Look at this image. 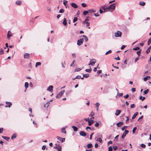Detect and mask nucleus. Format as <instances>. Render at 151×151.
<instances>
[{
  "label": "nucleus",
  "mask_w": 151,
  "mask_h": 151,
  "mask_svg": "<svg viewBox=\"0 0 151 151\" xmlns=\"http://www.w3.org/2000/svg\"><path fill=\"white\" fill-rule=\"evenodd\" d=\"M115 3L111 4L109 7L106 8V9H108V11L113 12L115 9Z\"/></svg>",
  "instance_id": "nucleus-1"
},
{
  "label": "nucleus",
  "mask_w": 151,
  "mask_h": 151,
  "mask_svg": "<svg viewBox=\"0 0 151 151\" xmlns=\"http://www.w3.org/2000/svg\"><path fill=\"white\" fill-rule=\"evenodd\" d=\"M122 32L119 31H117L114 33V36L116 37H121L122 36Z\"/></svg>",
  "instance_id": "nucleus-2"
},
{
  "label": "nucleus",
  "mask_w": 151,
  "mask_h": 151,
  "mask_svg": "<svg viewBox=\"0 0 151 151\" xmlns=\"http://www.w3.org/2000/svg\"><path fill=\"white\" fill-rule=\"evenodd\" d=\"M64 92V91L63 90L61 91L56 95V98H60L61 96L63 94Z\"/></svg>",
  "instance_id": "nucleus-3"
},
{
  "label": "nucleus",
  "mask_w": 151,
  "mask_h": 151,
  "mask_svg": "<svg viewBox=\"0 0 151 151\" xmlns=\"http://www.w3.org/2000/svg\"><path fill=\"white\" fill-rule=\"evenodd\" d=\"M84 41V40L83 38L80 39L78 40L77 41V44L78 46H80L81 45Z\"/></svg>",
  "instance_id": "nucleus-4"
},
{
  "label": "nucleus",
  "mask_w": 151,
  "mask_h": 151,
  "mask_svg": "<svg viewBox=\"0 0 151 151\" xmlns=\"http://www.w3.org/2000/svg\"><path fill=\"white\" fill-rule=\"evenodd\" d=\"M129 131L127 130H125L124 132L123 135L122 136V139H124L126 136V135L128 134L129 133Z\"/></svg>",
  "instance_id": "nucleus-5"
},
{
  "label": "nucleus",
  "mask_w": 151,
  "mask_h": 151,
  "mask_svg": "<svg viewBox=\"0 0 151 151\" xmlns=\"http://www.w3.org/2000/svg\"><path fill=\"white\" fill-rule=\"evenodd\" d=\"M96 60L95 59H91L89 65H94L96 63Z\"/></svg>",
  "instance_id": "nucleus-6"
},
{
  "label": "nucleus",
  "mask_w": 151,
  "mask_h": 151,
  "mask_svg": "<svg viewBox=\"0 0 151 151\" xmlns=\"http://www.w3.org/2000/svg\"><path fill=\"white\" fill-rule=\"evenodd\" d=\"M53 86H50L48 87V91L50 92L51 93H52L53 92Z\"/></svg>",
  "instance_id": "nucleus-7"
},
{
  "label": "nucleus",
  "mask_w": 151,
  "mask_h": 151,
  "mask_svg": "<svg viewBox=\"0 0 151 151\" xmlns=\"http://www.w3.org/2000/svg\"><path fill=\"white\" fill-rule=\"evenodd\" d=\"M6 105L5 106L6 107H10L12 105V103L11 102L6 101Z\"/></svg>",
  "instance_id": "nucleus-8"
},
{
  "label": "nucleus",
  "mask_w": 151,
  "mask_h": 151,
  "mask_svg": "<svg viewBox=\"0 0 151 151\" xmlns=\"http://www.w3.org/2000/svg\"><path fill=\"white\" fill-rule=\"evenodd\" d=\"M30 54L28 53H25L24 55V58L29 59L30 57Z\"/></svg>",
  "instance_id": "nucleus-9"
},
{
  "label": "nucleus",
  "mask_w": 151,
  "mask_h": 151,
  "mask_svg": "<svg viewBox=\"0 0 151 151\" xmlns=\"http://www.w3.org/2000/svg\"><path fill=\"white\" fill-rule=\"evenodd\" d=\"M57 138L61 142H63L65 141V138H62L58 136H57Z\"/></svg>",
  "instance_id": "nucleus-10"
},
{
  "label": "nucleus",
  "mask_w": 151,
  "mask_h": 151,
  "mask_svg": "<svg viewBox=\"0 0 151 151\" xmlns=\"http://www.w3.org/2000/svg\"><path fill=\"white\" fill-rule=\"evenodd\" d=\"M12 36L11 32L10 31H9L7 34V39L9 40V39L10 37Z\"/></svg>",
  "instance_id": "nucleus-11"
},
{
  "label": "nucleus",
  "mask_w": 151,
  "mask_h": 151,
  "mask_svg": "<svg viewBox=\"0 0 151 151\" xmlns=\"http://www.w3.org/2000/svg\"><path fill=\"white\" fill-rule=\"evenodd\" d=\"M79 134L80 135L83 137L85 136L86 135V134L85 132L83 131H81Z\"/></svg>",
  "instance_id": "nucleus-12"
},
{
  "label": "nucleus",
  "mask_w": 151,
  "mask_h": 151,
  "mask_svg": "<svg viewBox=\"0 0 151 151\" xmlns=\"http://www.w3.org/2000/svg\"><path fill=\"white\" fill-rule=\"evenodd\" d=\"M121 111L120 110L117 109L116 111V112L115 113V115L116 116H118L121 113Z\"/></svg>",
  "instance_id": "nucleus-13"
},
{
  "label": "nucleus",
  "mask_w": 151,
  "mask_h": 151,
  "mask_svg": "<svg viewBox=\"0 0 151 151\" xmlns=\"http://www.w3.org/2000/svg\"><path fill=\"white\" fill-rule=\"evenodd\" d=\"M71 5L75 9L78 7L77 5L74 3H72Z\"/></svg>",
  "instance_id": "nucleus-14"
},
{
  "label": "nucleus",
  "mask_w": 151,
  "mask_h": 151,
  "mask_svg": "<svg viewBox=\"0 0 151 151\" xmlns=\"http://www.w3.org/2000/svg\"><path fill=\"white\" fill-rule=\"evenodd\" d=\"M94 122V121L93 120H90L89 121H88V125L90 126H91Z\"/></svg>",
  "instance_id": "nucleus-15"
},
{
  "label": "nucleus",
  "mask_w": 151,
  "mask_h": 151,
  "mask_svg": "<svg viewBox=\"0 0 151 151\" xmlns=\"http://www.w3.org/2000/svg\"><path fill=\"white\" fill-rule=\"evenodd\" d=\"M123 124V122H120L117 123V126L118 127H120Z\"/></svg>",
  "instance_id": "nucleus-16"
},
{
  "label": "nucleus",
  "mask_w": 151,
  "mask_h": 151,
  "mask_svg": "<svg viewBox=\"0 0 151 151\" xmlns=\"http://www.w3.org/2000/svg\"><path fill=\"white\" fill-rule=\"evenodd\" d=\"M88 11V13L89 12L90 13H94L96 12V10L94 9H89Z\"/></svg>",
  "instance_id": "nucleus-17"
},
{
  "label": "nucleus",
  "mask_w": 151,
  "mask_h": 151,
  "mask_svg": "<svg viewBox=\"0 0 151 151\" xmlns=\"http://www.w3.org/2000/svg\"><path fill=\"white\" fill-rule=\"evenodd\" d=\"M96 104V110L97 111H98V109H99V106L100 105V104L99 103H98V102H97Z\"/></svg>",
  "instance_id": "nucleus-18"
},
{
  "label": "nucleus",
  "mask_w": 151,
  "mask_h": 151,
  "mask_svg": "<svg viewBox=\"0 0 151 151\" xmlns=\"http://www.w3.org/2000/svg\"><path fill=\"white\" fill-rule=\"evenodd\" d=\"M57 150L58 151H61L62 150V147L60 145H59L58 144V147H57Z\"/></svg>",
  "instance_id": "nucleus-19"
},
{
  "label": "nucleus",
  "mask_w": 151,
  "mask_h": 151,
  "mask_svg": "<svg viewBox=\"0 0 151 151\" xmlns=\"http://www.w3.org/2000/svg\"><path fill=\"white\" fill-rule=\"evenodd\" d=\"M17 137V134H13L11 137V139L13 140L15 138Z\"/></svg>",
  "instance_id": "nucleus-20"
},
{
  "label": "nucleus",
  "mask_w": 151,
  "mask_h": 151,
  "mask_svg": "<svg viewBox=\"0 0 151 151\" xmlns=\"http://www.w3.org/2000/svg\"><path fill=\"white\" fill-rule=\"evenodd\" d=\"M61 132L62 133H64L65 134L66 133V131H65V127H63L62 128Z\"/></svg>",
  "instance_id": "nucleus-21"
},
{
  "label": "nucleus",
  "mask_w": 151,
  "mask_h": 151,
  "mask_svg": "<svg viewBox=\"0 0 151 151\" xmlns=\"http://www.w3.org/2000/svg\"><path fill=\"white\" fill-rule=\"evenodd\" d=\"M72 127L74 131H76L78 130V128L76 127L75 126H72Z\"/></svg>",
  "instance_id": "nucleus-22"
},
{
  "label": "nucleus",
  "mask_w": 151,
  "mask_h": 151,
  "mask_svg": "<svg viewBox=\"0 0 151 151\" xmlns=\"http://www.w3.org/2000/svg\"><path fill=\"white\" fill-rule=\"evenodd\" d=\"M63 23L64 25H66L67 24V20L65 18H64Z\"/></svg>",
  "instance_id": "nucleus-23"
},
{
  "label": "nucleus",
  "mask_w": 151,
  "mask_h": 151,
  "mask_svg": "<svg viewBox=\"0 0 151 151\" xmlns=\"http://www.w3.org/2000/svg\"><path fill=\"white\" fill-rule=\"evenodd\" d=\"M2 137L4 139L7 140L8 141L9 139V137H5L4 136H2Z\"/></svg>",
  "instance_id": "nucleus-24"
},
{
  "label": "nucleus",
  "mask_w": 151,
  "mask_h": 151,
  "mask_svg": "<svg viewBox=\"0 0 151 151\" xmlns=\"http://www.w3.org/2000/svg\"><path fill=\"white\" fill-rule=\"evenodd\" d=\"M94 115V113L93 111H92L90 114H89V116L90 117H92Z\"/></svg>",
  "instance_id": "nucleus-25"
},
{
  "label": "nucleus",
  "mask_w": 151,
  "mask_h": 151,
  "mask_svg": "<svg viewBox=\"0 0 151 151\" xmlns=\"http://www.w3.org/2000/svg\"><path fill=\"white\" fill-rule=\"evenodd\" d=\"M15 3L17 5H20L22 4V2L20 1H17Z\"/></svg>",
  "instance_id": "nucleus-26"
},
{
  "label": "nucleus",
  "mask_w": 151,
  "mask_h": 151,
  "mask_svg": "<svg viewBox=\"0 0 151 151\" xmlns=\"http://www.w3.org/2000/svg\"><path fill=\"white\" fill-rule=\"evenodd\" d=\"M87 146L88 148H91L93 147V145L91 143H89L88 144Z\"/></svg>",
  "instance_id": "nucleus-27"
},
{
  "label": "nucleus",
  "mask_w": 151,
  "mask_h": 151,
  "mask_svg": "<svg viewBox=\"0 0 151 151\" xmlns=\"http://www.w3.org/2000/svg\"><path fill=\"white\" fill-rule=\"evenodd\" d=\"M41 63L40 62H37L35 64V67L37 68L38 66L40 65H41Z\"/></svg>",
  "instance_id": "nucleus-28"
},
{
  "label": "nucleus",
  "mask_w": 151,
  "mask_h": 151,
  "mask_svg": "<svg viewBox=\"0 0 151 151\" xmlns=\"http://www.w3.org/2000/svg\"><path fill=\"white\" fill-rule=\"evenodd\" d=\"M145 3L144 2H140L139 3V4L140 5H141L142 6H144L145 5Z\"/></svg>",
  "instance_id": "nucleus-29"
},
{
  "label": "nucleus",
  "mask_w": 151,
  "mask_h": 151,
  "mask_svg": "<svg viewBox=\"0 0 151 151\" xmlns=\"http://www.w3.org/2000/svg\"><path fill=\"white\" fill-rule=\"evenodd\" d=\"M138 114V112H136V114H135L133 115V116H132V119H134V118H135L136 117V116Z\"/></svg>",
  "instance_id": "nucleus-30"
},
{
  "label": "nucleus",
  "mask_w": 151,
  "mask_h": 151,
  "mask_svg": "<svg viewBox=\"0 0 151 151\" xmlns=\"http://www.w3.org/2000/svg\"><path fill=\"white\" fill-rule=\"evenodd\" d=\"M83 37H84V39L85 41L86 42H87L88 40V38L86 36L84 35H83Z\"/></svg>",
  "instance_id": "nucleus-31"
},
{
  "label": "nucleus",
  "mask_w": 151,
  "mask_h": 151,
  "mask_svg": "<svg viewBox=\"0 0 151 151\" xmlns=\"http://www.w3.org/2000/svg\"><path fill=\"white\" fill-rule=\"evenodd\" d=\"M28 85H29L28 83L27 82H26L25 83V84H24V86H25V87L26 89H27L28 87Z\"/></svg>",
  "instance_id": "nucleus-32"
},
{
  "label": "nucleus",
  "mask_w": 151,
  "mask_h": 151,
  "mask_svg": "<svg viewBox=\"0 0 151 151\" xmlns=\"http://www.w3.org/2000/svg\"><path fill=\"white\" fill-rule=\"evenodd\" d=\"M149 90L148 89H147L146 90H145L144 91V93L145 95L149 91Z\"/></svg>",
  "instance_id": "nucleus-33"
},
{
  "label": "nucleus",
  "mask_w": 151,
  "mask_h": 151,
  "mask_svg": "<svg viewBox=\"0 0 151 151\" xmlns=\"http://www.w3.org/2000/svg\"><path fill=\"white\" fill-rule=\"evenodd\" d=\"M151 47H150L147 49V50L146 51V53L147 54H148L150 51V49H151Z\"/></svg>",
  "instance_id": "nucleus-34"
},
{
  "label": "nucleus",
  "mask_w": 151,
  "mask_h": 151,
  "mask_svg": "<svg viewBox=\"0 0 151 151\" xmlns=\"http://www.w3.org/2000/svg\"><path fill=\"white\" fill-rule=\"evenodd\" d=\"M88 13V11H85L83 12V14L84 15H85L87 14Z\"/></svg>",
  "instance_id": "nucleus-35"
},
{
  "label": "nucleus",
  "mask_w": 151,
  "mask_h": 151,
  "mask_svg": "<svg viewBox=\"0 0 151 151\" xmlns=\"http://www.w3.org/2000/svg\"><path fill=\"white\" fill-rule=\"evenodd\" d=\"M4 53L3 50L2 49H1L0 50V54L1 55L3 54Z\"/></svg>",
  "instance_id": "nucleus-36"
},
{
  "label": "nucleus",
  "mask_w": 151,
  "mask_h": 151,
  "mask_svg": "<svg viewBox=\"0 0 151 151\" xmlns=\"http://www.w3.org/2000/svg\"><path fill=\"white\" fill-rule=\"evenodd\" d=\"M96 140L97 141H98L100 143H101L102 142V139L100 138H98Z\"/></svg>",
  "instance_id": "nucleus-37"
},
{
  "label": "nucleus",
  "mask_w": 151,
  "mask_h": 151,
  "mask_svg": "<svg viewBox=\"0 0 151 151\" xmlns=\"http://www.w3.org/2000/svg\"><path fill=\"white\" fill-rule=\"evenodd\" d=\"M141 50L140 49V50L138 51L137 52V54L138 55V56H139L141 53Z\"/></svg>",
  "instance_id": "nucleus-38"
},
{
  "label": "nucleus",
  "mask_w": 151,
  "mask_h": 151,
  "mask_svg": "<svg viewBox=\"0 0 151 151\" xmlns=\"http://www.w3.org/2000/svg\"><path fill=\"white\" fill-rule=\"evenodd\" d=\"M81 5L83 7H86L87 6V4L84 3H82L81 4Z\"/></svg>",
  "instance_id": "nucleus-39"
},
{
  "label": "nucleus",
  "mask_w": 151,
  "mask_h": 151,
  "mask_svg": "<svg viewBox=\"0 0 151 151\" xmlns=\"http://www.w3.org/2000/svg\"><path fill=\"white\" fill-rule=\"evenodd\" d=\"M64 12V10L63 9H61L59 11V13H63Z\"/></svg>",
  "instance_id": "nucleus-40"
},
{
  "label": "nucleus",
  "mask_w": 151,
  "mask_h": 151,
  "mask_svg": "<svg viewBox=\"0 0 151 151\" xmlns=\"http://www.w3.org/2000/svg\"><path fill=\"white\" fill-rule=\"evenodd\" d=\"M139 99L142 101H143L144 99H145V97H142V96H140L139 97Z\"/></svg>",
  "instance_id": "nucleus-41"
},
{
  "label": "nucleus",
  "mask_w": 151,
  "mask_h": 151,
  "mask_svg": "<svg viewBox=\"0 0 151 151\" xmlns=\"http://www.w3.org/2000/svg\"><path fill=\"white\" fill-rule=\"evenodd\" d=\"M78 20V18L77 17H75L73 19V22L74 23Z\"/></svg>",
  "instance_id": "nucleus-42"
},
{
  "label": "nucleus",
  "mask_w": 151,
  "mask_h": 151,
  "mask_svg": "<svg viewBox=\"0 0 151 151\" xmlns=\"http://www.w3.org/2000/svg\"><path fill=\"white\" fill-rule=\"evenodd\" d=\"M111 50H109L106 53H105V55H107V54H108L109 53H111Z\"/></svg>",
  "instance_id": "nucleus-43"
},
{
  "label": "nucleus",
  "mask_w": 151,
  "mask_h": 151,
  "mask_svg": "<svg viewBox=\"0 0 151 151\" xmlns=\"http://www.w3.org/2000/svg\"><path fill=\"white\" fill-rule=\"evenodd\" d=\"M91 70V69L90 68V69H86V71L87 72H90Z\"/></svg>",
  "instance_id": "nucleus-44"
},
{
  "label": "nucleus",
  "mask_w": 151,
  "mask_h": 151,
  "mask_svg": "<svg viewBox=\"0 0 151 151\" xmlns=\"http://www.w3.org/2000/svg\"><path fill=\"white\" fill-rule=\"evenodd\" d=\"M150 77V76H146V77H145L144 78V79H143V80L144 81H147V80H148V78L147 77Z\"/></svg>",
  "instance_id": "nucleus-45"
},
{
  "label": "nucleus",
  "mask_w": 151,
  "mask_h": 151,
  "mask_svg": "<svg viewBox=\"0 0 151 151\" xmlns=\"http://www.w3.org/2000/svg\"><path fill=\"white\" fill-rule=\"evenodd\" d=\"M151 43V39H150V38L148 40V44H147L148 45H150Z\"/></svg>",
  "instance_id": "nucleus-46"
},
{
  "label": "nucleus",
  "mask_w": 151,
  "mask_h": 151,
  "mask_svg": "<svg viewBox=\"0 0 151 151\" xmlns=\"http://www.w3.org/2000/svg\"><path fill=\"white\" fill-rule=\"evenodd\" d=\"M139 49V47H137L133 49V50H137Z\"/></svg>",
  "instance_id": "nucleus-47"
},
{
  "label": "nucleus",
  "mask_w": 151,
  "mask_h": 151,
  "mask_svg": "<svg viewBox=\"0 0 151 151\" xmlns=\"http://www.w3.org/2000/svg\"><path fill=\"white\" fill-rule=\"evenodd\" d=\"M81 70V69L80 68H77L75 70V71L78 72L80 71Z\"/></svg>",
  "instance_id": "nucleus-48"
},
{
  "label": "nucleus",
  "mask_w": 151,
  "mask_h": 151,
  "mask_svg": "<svg viewBox=\"0 0 151 151\" xmlns=\"http://www.w3.org/2000/svg\"><path fill=\"white\" fill-rule=\"evenodd\" d=\"M137 129V127H134V128H133V129H132V132L133 133H134L135 132V130L136 129Z\"/></svg>",
  "instance_id": "nucleus-49"
},
{
  "label": "nucleus",
  "mask_w": 151,
  "mask_h": 151,
  "mask_svg": "<svg viewBox=\"0 0 151 151\" xmlns=\"http://www.w3.org/2000/svg\"><path fill=\"white\" fill-rule=\"evenodd\" d=\"M112 148L111 146H110L109 147L108 149V151H112Z\"/></svg>",
  "instance_id": "nucleus-50"
},
{
  "label": "nucleus",
  "mask_w": 151,
  "mask_h": 151,
  "mask_svg": "<svg viewBox=\"0 0 151 151\" xmlns=\"http://www.w3.org/2000/svg\"><path fill=\"white\" fill-rule=\"evenodd\" d=\"M117 95H118L119 97H120V96H122L123 95V93H118Z\"/></svg>",
  "instance_id": "nucleus-51"
},
{
  "label": "nucleus",
  "mask_w": 151,
  "mask_h": 151,
  "mask_svg": "<svg viewBox=\"0 0 151 151\" xmlns=\"http://www.w3.org/2000/svg\"><path fill=\"white\" fill-rule=\"evenodd\" d=\"M135 107V105L134 104H132L131 105L130 107L131 108H134Z\"/></svg>",
  "instance_id": "nucleus-52"
},
{
  "label": "nucleus",
  "mask_w": 151,
  "mask_h": 151,
  "mask_svg": "<svg viewBox=\"0 0 151 151\" xmlns=\"http://www.w3.org/2000/svg\"><path fill=\"white\" fill-rule=\"evenodd\" d=\"M117 148V147L116 146H114L113 147V149L114 151L116 150Z\"/></svg>",
  "instance_id": "nucleus-53"
},
{
  "label": "nucleus",
  "mask_w": 151,
  "mask_h": 151,
  "mask_svg": "<svg viewBox=\"0 0 151 151\" xmlns=\"http://www.w3.org/2000/svg\"><path fill=\"white\" fill-rule=\"evenodd\" d=\"M68 3V1H67L64 0L63 4L65 6L67 5V3Z\"/></svg>",
  "instance_id": "nucleus-54"
},
{
  "label": "nucleus",
  "mask_w": 151,
  "mask_h": 151,
  "mask_svg": "<svg viewBox=\"0 0 151 151\" xmlns=\"http://www.w3.org/2000/svg\"><path fill=\"white\" fill-rule=\"evenodd\" d=\"M141 146L142 147L144 148H145L146 147L145 145V144H141Z\"/></svg>",
  "instance_id": "nucleus-55"
},
{
  "label": "nucleus",
  "mask_w": 151,
  "mask_h": 151,
  "mask_svg": "<svg viewBox=\"0 0 151 151\" xmlns=\"http://www.w3.org/2000/svg\"><path fill=\"white\" fill-rule=\"evenodd\" d=\"M3 131V128H0V133H1Z\"/></svg>",
  "instance_id": "nucleus-56"
},
{
  "label": "nucleus",
  "mask_w": 151,
  "mask_h": 151,
  "mask_svg": "<svg viewBox=\"0 0 151 151\" xmlns=\"http://www.w3.org/2000/svg\"><path fill=\"white\" fill-rule=\"evenodd\" d=\"M46 148V146L45 145H43L42 146V149L43 150H45V148Z\"/></svg>",
  "instance_id": "nucleus-57"
},
{
  "label": "nucleus",
  "mask_w": 151,
  "mask_h": 151,
  "mask_svg": "<svg viewBox=\"0 0 151 151\" xmlns=\"http://www.w3.org/2000/svg\"><path fill=\"white\" fill-rule=\"evenodd\" d=\"M129 96V95L128 94H127L126 95L124 96V98L127 99L128 97Z\"/></svg>",
  "instance_id": "nucleus-58"
},
{
  "label": "nucleus",
  "mask_w": 151,
  "mask_h": 151,
  "mask_svg": "<svg viewBox=\"0 0 151 151\" xmlns=\"http://www.w3.org/2000/svg\"><path fill=\"white\" fill-rule=\"evenodd\" d=\"M94 15L96 17H99V14L98 13L94 14Z\"/></svg>",
  "instance_id": "nucleus-59"
},
{
  "label": "nucleus",
  "mask_w": 151,
  "mask_h": 151,
  "mask_svg": "<svg viewBox=\"0 0 151 151\" xmlns=\"http://www.w3.org/2000/svg\"><path fill=\"white\" fill-rule=\"evenodd\" d=\"M58 144H55V146L54 147V148L55 149H57L58 148L57 147H58Z\"/></svg>",
  "instance_id": "nucleus-60"
},
{
  "label": "nucleus",
  "mask_w": 151,
  "mask_h": 151,
  "mask_svg": "<svg viewBox=\"0 0 151 151\" xmlns=\"http://www.w3.org/2000/svg\"><path fill=\"white\" fill-rule=\"evenodd\" d=\"M86 121V122H88V121H89L90 120H89V118H85L84 119Z\"/></svg>",
  "instance_id": "nucleus-61"
},
{
  "label": "nucleus",
  "mask_w": 151,
  "mask_h": 151,
  "mask_svg": "<svg viewBox=\"0 0 151 151\" xmlns=\"http://www.w3.org/2000/svg\"><path fill=\"white\" fill-rule=\"evenodd\" d=\"M126 47V46H125V45H123L121 47V50H123V49H124L125 47Z\"/></svg>",
  "instance_id": "nucleus-62"
},
{
  "label": "nucleus",
  "mask_w": 151,
  "mask_h": 151,
  "mask_svg": "<svg viewBox=\"0 0 151 151\" xmlns=\"http://www.w3.org/2000/svg\"><path fill=\"white\" fill-rule=\"evenodd\" d=\"M99 125V124L98 122H97L95 124V126L96 127H98Z\"/></svg>",
  "instance_id": "nucleus-63"
},
{
  "label": "nucleus",
  "mask_w": 151,
  "mask_h": 151,
  "mask_svg": "<svg viewBox=\"0 0 151 151\" xmlns=\"http://www.w3.org/2000/svg\"><path fill=\"white\" fill-rule=\"evenodd\" d=\"M112 142L111 141H109L108 143V145H109V144H112Z\"/></svg>",
  "instance_id": "nucleus-64"
}]
</instances>
